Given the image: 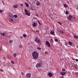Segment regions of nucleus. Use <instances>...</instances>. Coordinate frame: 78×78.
<instances>
[{
    "mask_svg": "<svg viewBox=\"0 0 78 78\" xmlns=\"http://www.w3.org/2000/svg\"><path fill=\"white\" fill-rule=\"evenodd\" d=\"M58 23H59V25H62V23H61V22H58Z\"/></svg>",
    "mask_w": 78,
    "mask_h": 78,
    "instance_id": "obj_24",
    "label": "nucleus"
},
{
    "mask_svg": "<svg viewBox=\"0 0 78 78\" xmlns=\"http://www.w3.org/2000/svg\"><path fill=\"white\" fill-rule=\"evenodd\" d=\"M2 2L3 3V5H5V3H4V2H3V1H2Z\"/></svg>",
    "mask_w": 78,
    "mask_h": 78,
    "instance_id": "obj_43",
    "label": "nucleus"
},
{
    "mask_svg": "<svg viewBox=\"0 0 78 78\" xmlns=\"http://www.w3.org/2000/svg\"><path fill=\"white\" fill-rule=\"evenodd\" d=\"M13 8H18V5L17 4L14 5H13Z\"/></svg>",
    "mask_w": 78,
    "mask_h": 78,
    "instance_id": "obj_9",
    "label": "nucleus"
},
{
    "mask_svg": "<svg viewBox=\"0 0 78 78\" xmlns=\"http://www.w3.org/2000/svg\"><path fill=\"white\" fill-rule=\"evenodd\" d=\"M1 71H2V72H3V70L2 69H1Z\"/></svg>",
    "mask_w": 78,
    "mask_h": 78,
    "instance_id": "obj_39",
    "label": "nucleus"
},
{
    "mask_svg": "<svg viewBox=\"0 0 78 78\" xmlns=\"http://www.w3.org/2000/svg\"><path fill=\"white\" fill-rule=\"evenodd\" d=\"M66 14H69V12H68V11H67V10H66Z\"/></svg>",
    "mask_w": 78,
    "mask_h": 78,
    "instance_id": "obj_28",
    "label": "nucleus"
},
{
    "mask_svg": "<svg viewBox=\"0 0 78 78\" xmlns=\"http://www.w3.org/2000/svg\"><path fill=\"white\" fill-rule=\"evenodd\" d=\"M42 64L41 62H39L36 64V67L37 68H39L41 67L42 66Z\"/></svg>",
    "mask_w": 78,
    "mask_h": 78,
    "instance_id": "obj_3",
    "label": "nucleus"
},
{
    "mask_svg": "<svg viewBox=\"0 0 78 78\" xmlns=\"http://www.w3.org/2000/svg\"><path fill=\"white\" fill-rule=\"evenodd\" d=\"M72 16L70 15L69 16L68 19V20H69V21H70V20H72Z\"/></svg>",
    "mask_w": 78,
    "mask_h": 78,
    "instance_id": "obj_8",
    "label": "nucleus"
},
{
    "mask_svg": "<svg viewBox=\"0 0 78 78\" xmlns=\"http://www.w3.org/2000/svg\"><path fill=\"white\" fill-rule=\"evenodd\" d=\"M36 5L37 6H40L41 5V3L39 1H37V3H36Z\"/></svg>",
    "mask_w": 78,
    "mask_h": 78,
    "instance_id": "obj_10",
    "label": "nucleus"
},
{
    "mask_svg": "<svg viewBox=\"0 0 78 78\" xmlns=\"http://www.w3.org/2000/svg\"><path fill=\"white\" fill-rule=\"evenodd\" d=\"M33 0L34 2H35V1H36V0Z\"/></svg>",
    "mask_w": 78,
    "mask_h": 78,
    "instance_id": "obj_44",
    "label": "nucleus"
},
{
    "mask_svg": "<svg viewBox=\"0 0 78 78\" xmlns=\"http://www.w3.org/2000/svg\"><path fill=\"white\" fill-rule=\"evenodd\" d=\"M1 36H5V33H2Z\"/></svg>",
    "mask_w": 78,
    "mask_h": 78,
    "instance_id": "obj_18",
    "label": "nucleus"
},
{
    "mask_svg": "<svg viewBox=\"0 0 78 78\" xmlns=\"http://www.w3.org/2000/svg\"><path fill=\"white\" fill-rule=\"evenodd\" d=\"M20 6H23V4H20Z\"/></svg>",
    "mask_w": 78,
    "mask_h": 78,
    "instance_id": "obj_36",
    "label": "nucleus"
},
{
    "mask_svg": "<svg viewBox=\"0 0 78 78\" xmlns=\"http://www.w3.org/2000/svg\"><path fill=\"white\" fill-rule=\"evenodd\" d=\"M64 6L65 7V8H67V7H68L67 5L65 4H64Z\"/></svg>",
    "mask_w": 78,
    "mask_h": 78,
    "instance_id": "obj_17",
    "label": "nucleus"
},
{
    "mask_svg": "<svg viewBox=\"0 0 78 78\" xmlns=\"http://www.w3.org/2000/svg\"><path fill=\"white\" fill-rule=\"evenodd\" d=\"M11 63H12V64H14V61L12 60L11 61Z\"/></svg>",
    "mask_w": 78,
    "mask_h": 78,
    "instance_id": "obj_22",
    "label": "nucleus"
},
{
    "mask_svg": "<svg viewBox=\"0 0 78 78\" xmlns=\"http://www.w3.org/2000/svg\"><path fill=\"white\" fill-rule=\"evenodd\" d=\"M74 37L75 39H77V38H78V36H76V35H74Z\"/></svg>",
    "mask_w": 78,
    "mask_h": 78,
    "instance_id": "obj_19",
    "label": "nucleus"
},
{
    "mask_svg": "<svg viewBox=\"0 0 78 78\" xmlns=\"http://www.w3.org/2000/svg\"><path fill=\"white\" fill-rule=\"evenodd\" d=\"M51 42H53V41L52 39H51Z\"/></svg>",
    "mask_w": 78,
    "mask_h": 78,
    "instance_id": "obj_37",
    "label": "nucleus"
},
{
    "mask_svg": "<svg viewBox=\"0 0 78 78\" xmlns=\"http://www.w3.org/2000/svg\"><path fill=\"white\" fill-rule=\"evenodd\" d=\"M50 34H52V35H53L54 34H55V32L53 31H51L50 32Z\"/></svg>",
    "mask_w": 78,
    "mask_h": 78,
    "instance_id": "obj_13",
    "label": "nucleus"
},
{
    "mask_svg": "<svg viewBox=\"0 0 78 78\" xmlns=\"http://www.w3.org/2000/svg\"><path fill=\"white\" fill-rule=\"evenodd\" d=\"M62 71H64V72H65V71H66V70L65 68H62Z\"/></svg>",
    "mask_w": 78,
    "mask_h": 78,
    "instance_id": "obj_25",
    "label": "nucleus"
},
{
    "mask_svg": "<svg viewBox=\"0 0 78 78\" xmlns=\"http://www.w3.org/2000/svg\"><path fill=\"white\" fill-rule=\"evenodd\" d=\"M35 18L36 19H37V18Z\"/></svg>",
    "mask_w": 78,
    "mask_h": 78,
    "instance_id": "obj_47",
    "label": "nucleus"
},
{
    "mask_svg": "<svg viewBox=\"0 0 78 78\" xmlns=\"http://www.w3.org/2000/svg\"><path fill=\"white\" fill-rule=\"evenodd\" d=\"M32 56L34 59H37V58L38 57V53L36 51L32 53Z\"/></svg>",
    "mask_w": 78,
    "mask_h": 78,
    "instance_id": "obj_1",
    "label": "nucleus"
},
{
    "mask_svg": "<svg viewBox=\"0 0 78 78\" xmlns=\"http://www.w3.org/2000/svg\"><path fill=\"white\" fill-rule=\"evenodd\" d=\"M76 61H78V59H76Z\"/></svg>",
    "mask_w": 78,
    "mask_h": 78,
    "instance_id": "obj_40",
    "label": "nucleus"
},
{
    "mask_svg": "<svg viewBox=\"0 0 78 78\" xmlns=\"http://www.w3.org/2000/svg\"><path fill=\"white\" fill-rule=\"evenodd\" d=\"M62 78H64V77H62Z\"/></svg>",
    "mask_w": 78,
    "mask_h": 78,
    "instance_id": "obj_49",
    "label": "nucleus"
},
{
    "mask_svg": "<svg viewBox=\"0 0 78 78\" xmlns=\"http://www.w3.org/2000/svg\"><path fill=\"white\" fill-rule=\"evenodd\" d=\"M38 23L40 25H42V24H41V23H40V22H39V21H38Z\"/></svg>",
    "mask_w": 78,
    "mask_h": 78,
    "instance_id": "obj_29",
    "label": "nucleus"
},
{
    "mask_svg": "<svg viewBox=\"0 0 78 78\" xmlns=\"http://www.w3.org/2000/svg\"><path fill=\"white\" fill-rule=\"evenodd\" d=\"M9 22H13V20L12 18H10L9 19Z\"/></svg>",
    "mask_w": 78,
    "mask_h": 78,
    "instance_id": "obj_15",
    "label": "nucleus"
},
{
    "mask_svg": "<svg viewBox=\"0 0 78 78\" xmlns=\"http://www.w3.org/2000/svg\"><path fill=\"white\" fill-rule=\"evenodd\" d=\"M60 33L61 34H64V32L62 30H61L60 31Z\"/></svg>",
    "mask_w": 78,
    "mask_h": 78,
    "instance_id": "obj_26",
    "label": "nucleus"
},
{
    "mask_svg": "<svg viewBox=\"0 0 78 78\" xmlns=\"http://www.w3.org/2000/svg\"><path fill=\"white\" fill-rule=\"evenodd\" d=\"M26 6L27 7H29V5L28 3H26Z\"/></svg>",
    "mask_w": 78,
    "mask_h": 78,
    "instance_id": "obj_20",
    "label": "nucleus"
},
{
    "mask_svg": "<svg viewBox=\"0 0 78 78\" xmlns=\"http://www.w3.org/2000/svg\"><path fill=\"white\" fill-rule=\"evenodd\" d=\"M73 66H74V65H72V67H73Z\"/></svg>",
    "mask_w": 78,
    "mask_h": 78,
    "instance_id": "obj_46",
    "label": "nucleus"
},
{
    "mask_svg": "<svg viewBox=\"0 0 78 78\" xmlns=\"http://www.w3.org/2000/svg\"><path fill=\"white\" fill-rule=\"evenodd\" d=\"M2 10H0V13H2Z\"/></svg>",
    "mask_w": 78,
    "mask_h": 78,
    "instance_id": "obj_34",
    "label": "nucleus"
},
{
    "mask_svg": "<svg viewBox=\"0 0 78 78\" xmlns=\"http://www.w3.org/2000/svg\"><path fill=\"white\" fill-rule=\"evenodd\" d=\"M36 32H37V33H39V31L38 30H36Z\"/></svg>",
    "mask_w": 78,
    "mask_h": 78,
    "instance_id": "obj_38",
    "label": "nucleus"
},
{
    "mask_svg": "<svg viewBox=\"0 0 78 78\" xmlns=\"http://www.w3.org/2000/svg\"><path fill=\"white\" fill-rule=\"evenodd\" d=\"M1 49H0V51H1Z\"/></svg>",
    "mask_w": 78,
    "mask_h": 78,
    "instance_id": "obj_48",
    "label": "nucleus"
},
{
    "mask_svg": "<svg viewBox=\"0 0 78 78\" xmlns=\"http://www.w3.org/2000/svg\"><path fill=\"white\" fill-rule=\"evenodd\" d=\"M48 75L50 76V77H51L53 74H52L51 73H48Z\"/></svg>",
    "mask_w": 78,
    "mask_h": 78,
    "instance_id": "obj_12",
    "label": "nucleus"
},
{
    "mask_svg": "<svg viewBox=\"0 0 78 78\" xmlns=\"http://www.w3.org/2000/svg\"><path fill=\"white\" fill-rule=\"evenodd\" d=\"M55 42H58V40L56 39H55Z\"/></svg>",
    "mask_w": 78,
    "mask_h": 78,
    "instance_id": "obj_30",
    "label": "nucleus"
},
{
    "mask_svg": "<svg viewBox=\"0 0 78 78\" xmlns=\"http://www.w3.org/2000/svg\"><path fill=\"white\" fill-rule=\"evenodd\" d=\"M24 11L26 15L28 16H30V13H28V11L27 10L25 9Z\"/></svg>",
    "mask_w": 78,
    "mask_h": 78,
    "instance_id": "obj_5",
    "label": "nucleus"
},
{
    "mask_svg": "<svg viewBox=\"0 0 78 78\" xmlns=\"http://www.w3.org/2000/svg\"><path fill=\"white\" fill-rule=\"evenodd\" d=\"M37 50H41V48L39 47L37 48Z\"/></svg>",
    "mask_w": 78,
    "mask_h": 78,
    "instance_id": "obj_23",
    "label": "nucleus"
},
{
    "mask_svg": "<svg viewBox=\"0 0 78 78\" xmlns=\"http://www.w3.org/2000/svg\"><path fill=\"white\" fill-rule=\"evenodd\" d=\"M76 9H77V10H78V7H77Z\"/></svg>",
    "mask_w": 78,
    "mask_h": 78,
    "instance_id": "obj_45",
    "label": "nucleus"
},
{
    "mask_svg": "<svg viewBox=\"0 0 78 78\" xmlns=\"http://www.w3.org/2000/svg\"><path fill=\"white\" fill-rule=\"evenodd\" d=\"M11 18H12V19H14V17H11Z\"/></svg>",
    "mask_w": 78,
    "mask_h": 78,
    "instance_id": "obj_42",
    "label": "nucleus"
},
{
    "mask_svg": "<svg viewBox=\"0 0 78 78\" xmlns=\"http://www.w3.org/2000/svg\"><path fill=\"white\" fill-rule=\"evenodd\" d=\"M14 17H15V18H17V15H14Z\"/></svg>",
    "mask_w": 78,
    "mask_h": 78,
    "instance_id": "obj_27",
    "label": "nucleus"
},
{
    "mask_svg": "<svg viewBox=\"0 0 78 78\" xmlns=\"http://www.w3.org/2000/svg\"><path fill=\"white\" fill-rule=\"evenodd\" d=\"M60 74L61 75H66V72H61L60 73Z\"/></svg>",
    "mask_w": 78,
    "mask_h": 78,
    "instance_id": "obj_11",
    "label": "nucleus"
},
{
    "mask_svg": "<svg viewBox=\"0 0 78 78\" xmlns=\"http://www.w3.org/2000/svg\"><path fill=\"white\" fill-rule=\"evenodd\" d=\"M75 75H78V72H76L75 73Z\"/></svg>",
    "mask_w": 78,
    "mask_h": 78,
    "instance_id": "obj_35",
    "label": "nucleus"
},
{
    "mask_svg": "<svg viewBox=\"0 0 78 78\" xmlns=\"http://www.w3.org/2000/svg\"><path fill=\"white\" fill-rule=\"evenodd\" d=\"M23 36L24 37H27V35L26 34H23Z\"/></svg>",
    "mask_w": 78,
    "mask_h": 78,
    "instance_id": "obj_21",
    "label": "nucleus"
},
{
    "mask_svg": "<svg viewBox=\"0 0 78 78\" xmlns=\"http://www.w3.org/2000/svg\"><path fill=\"white\" fill-rule=\"evenodd\" d=\"M35 41L37 43H41V41L39 39H37V38L36 37L35 39Z\"/></svg>",
    "mask_w": 78,
    "mask_h": 78,
    "instance_id": "obj_7",
    "label": "nucleus"
},
{
    "mask_svg": "<svg viewBox=\"0 0 78 78\" xmlns=\"http://www.w3.org/2000/svg\"><path fill=\"white\" fill-rule=\"evenodd\" d=\"M75 69H78V68H77V67H75Z\"/></svg>",
    "mask_w": 78,
    "mask_h": 78,
    "instance_id": "obj_41",
    "label": "nucleus"
},
{
    "mask_svg": "<svg viewBox=\"0 0 78 78\" xmlns=\"http://www.w3.org/2000/svg\"><path fill=\"white\" fill-rule=\"evenodd\" d=\"M69 44L70 45H73V43L70 41H69Z\"/></svg>",
    "mask_w": 78,
    "mask_h": 78,
    "instance_id": "obj_14",
    "label": "nucleus"
},
{
    "mask_svg": "<svg viewBox=\"0 0 78 78\" xmlns=\"http://www.w3.org/2000/svg\"><path fill=\"white\" fill-rule=\"evenodd\" d=\"M36 16H37L38 17H39V15L38 14H36Z\"/></svg>",
    "mask_w": 78,
    "mask_h": 78,
    "instance_id": "obj_33",
    "label": "nucleus"
},
{
    "mask_svg": "<svg viewBox=\"0 0 78 78\" xmlns=\"http://www.w3.org/2000/svg\"><path fill=\"white\" fill-rule=\"evenodd\" d=\"M9 42H10V43H12V41L10 40L9 41Z\"/></svg>",
    "mask_w": 78,
    "mask_h": 78,
    "instance_id": "obj_31",
    "label": "nucleus"
},
{
    "mask_svg": "<svg viewBox=\"0 0 78 78\" xmlns=\"http://www.w3.org/2000/svg\"><path fill=\"white\" fill-rule=\"evenodd\" d=\"M31 74L30 73H27L26 75V77L27 78H30V77H31Z\"/></svg>",
    "mask_w": 78,
    "mask_h": 78,
    "instance_id": "obj_6",
    "label": "nucleus"
},
{
    "mask_svg": "<svg viewBox=\"0 0 78 78\" xmlns=\"http://www.w3.org/2000/svg\"><path fill=\"white\" fill-rule=\"evenodd\" d=\"M73 67H76V65L74 64Z\"/></svg>",
    "mask_w": 78,
    "mask_h": 78,
    "instance_id": "obj_32",
    "label": "nucleus"
},
{
    "mask_svg": "<svg viewBox=\"0 0 78 78\" xmlns=\"http://www.w3.org/2000/svg\"><path fill=\"white\" fill-rule=\"evenodd\" d=\"M13 55L15 57H16V58H17L19 60L20 59H22V58H21L22 56V55H20L18 54V53H14L13 54Z\"/></svg>",
    "mask_w": 78,
    "mask_h": 78,
    "instance_id": "obj_2",
    "label": "nucleus"
},
{
    "mask_svg": "<svg viewBox=\"0 0 78 78\" xmlns=\"http://www.w3.org/2000/svg\"><path fill=\"white\" fill-rule=\"evenodd\" d=\"M36 25H37V24H36V23H34L33 24V27H36Z\"/></svg>",
    "mask_w": 78,
    "mask_h": 78,
    "instance_id": "obj_16",
    "label": "nucleus"
},
{
    "mask_svg": "<svg viewBox=\"0 0 78 78\" xmlns=\"http://www.w3.org/2000/svg\"><path fill=\"white\" fill-rule=\"evenodd\" d=\"M45 45H47L48 47H51L50 43L47 41H46Z\"/></svg>",
    "mask_w": 78,
    "mask_h": 78,
    "instance_id": "obj_4",
    "label": "nucleus"
}]
</instances>
